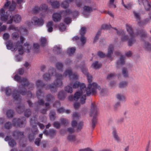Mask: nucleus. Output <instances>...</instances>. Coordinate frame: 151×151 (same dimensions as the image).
<instances>
[{
  "label": "nucleus",
  "instance_id": "nucleus-3",
  "mask_svg": "<svg viewBox=\"0 0 151 151\" xmlns=\"http://www.w3.org/2000/svg\"><path fill=\"white\" fill-rule=\"evenodd\" d=\"M20 42H18L16 43H13L10 41H8L6 43V45L8 49L12 51H16L18 49L19 53L20 55H22L24 53V50L22 45L24 40V38L22 36L20 37Z\"/></svg>",
  "mask_w": 151,
  "mask_h": 151
},
{
  "label": "nucleus",
  "instance_id": "nucleus-31",
  "mask_svg": "<svg viewBox=\"0 0 151 151\" xmlns=\"http://www.w3.org/2000/svg\"><path fill=\"white\" fill-rule=\"evenodd\" d=\"M23 134V132H19L18 131L15 132L13 134V136L16 137L17 138H19V137H21Z\"/></svg>",
  "mask_w": 151,
  "mask_h": 151
},
{
  "label": "nucleus",
  "instance_id": "nucleus-63",
  "mask_svg": "<svg viewBox=\"0 0 151 151\" xmlns=\"http://www.w3.org/2000/svg\"><path fill=\"white\" fill-rule=\"evenodd\" d=\"M86 28L85 27H83L81 28L80 31V34L81 36H83L85 33L86 32Z\"/></svg>",
  "mask_w": 151,
  "mask_h": 151
},
{
  "label": "nucleus",
  "instance_id": "nucleus-6",
  "mask_svg": "<svg viewBox=\"0 0 151 151\" xmlns=\"http://www.w3.org/2000/svg\"><path fill=\"white\" fill-rule=\"evenodd\" d=\"M56 79L53 85H50L48 86V88H50L52 91H53L52 88H55L57 87H59L62 85V76L60 74L56 73L55 75Z\"/></svg>",
  "mask_w": 151,
  "mask_h": 151
},
{
  "label": "nucleus",
  "instance_id": "nucleus-34",
  "mask_svg": "<svg viewBox=\"0 0 151 151\" xmlns=\"http://www.w3.org/2000/svg\"><path fill=\"white\" fill-rule=\"evenodd\" d=\"M79 99L80 102V103H79L78 102H76L73 105L74 108L76 109L78 108L81 106V104H83L85 103V102H84L82 104L81 103V101H80V98H79L77 100H75V99H74V100L75 101H77Z\"/></svg>",
  "mask_w": 151,
  "mask_h": 151
},
{
  "label": "nucleus",
  "instance_id": "nucleus-59",
  "mask_svg": "<svg viewBox=\"0 0 151 151\" xmlns=\"http://www.w3.org/2000/svg\"><path fill=\"white\" fill-rule=\"evenodd\" d=\"M61 123L64 125H67L68 123V120L64 118H62L61 119Z\"/></svg>",
  "mask_w": 151,
  "mask_h": 151
},
{
  "label": "nucleus",
  "instance_id": "nucleus-29",
  "mask_svg": "<svg viewBox=\"0 0 151 151\" xmlns=\"http://www.w3.org/2000/svg\"><path fill=\"white\" fill-rule=\"evenodd\" d=\"M65 1L63 2L61 5V6L64 8H67L68 6L69 2H72L73 0H65Z\"/></svg>",
  "mask_w": 151,
  "mask_h": 151
},
{
  "label": "nucleus",
  "instance_id": "nucleus-8",
  "mask_svg": "<svg viewBox=\"0 0 151 151\" xmlns=\"http://www.w3.org/2000/svg\"><path fill=\"white\" fill-rule=\"evenodd\" d=\"M27 83L26 82H24V84H22L21 86L19 87L20 88V93L22 95H24L26 94V93L25 91L26 88H29V87H32L33 85L32 83H28V81L27 80Z\"/></svg>",
  "mask_w": 151,
  "mask_h": 151
},
{
  "label": "nucleus",
  "instance_id": "nucleus-20",
  "mask_svg": "<svg viewBox=\"0 0 151 151\" xmlns=\"http://www.w3.org/2000/svg\"><path fill=\"white\" fill-rule=\"evenodd\" d=\"M112 134L113 137V138L114 139V140L117 142H121V140L119 137L116 131L115 130L113 131L112 132Z\"/></svg>",
  "mask_w": 151,
  "mask_h": 151
},
{
  "label": "nucleus",
  "instance_id": "nucleus-13",
  "mask_svg": "<svg viewBox=\"0 0 151 151\" xmlns=\"http://www.w3.org/2000/svg\"><path fill=\"white\" fill-rule=\"evenodd\" d=\"M25 121L24 118H22L21 119H15L13 120V124L16 127H21L22 125Z\"/></svg>",
  "mask_w": 151,
  "mask_h": 151
},
{
  "label": "nucleus",
  "instance_id": "nucleus-51",
  "mask_svg": "<svg viewBox=\"0 0 151 151\" xmlns=\"http://www.w3.org/2000/svg\"><path fill=\"white\" fill-rule=\"evenodd\" d=\"M55 113L54 111H51L50 114V117L51 120H54L55 118Z\"/></svg>",
  "mask_w": 151,
  "mask_h": 151
},
{
  "label": "nucleus",
  "instance_id": "nucleus-52",
  "mask_svg": "<svg viewBox=\"0 0 151 151\" xmlns=\"http://www.w3.org/2000/svg\"><path fill=\"white\" fill-rule=\"evenodd\" d=\"M80 114L78 113L75 112L73 114V120L78 119L80 117Z\"/></svg>",
  "mask_w": 151,
  "mask_h": 151
},
{
  "label": "nucleus",
  "instance_id": "nucleus-58",
  "mask_svg": "<svg viewBox=\"0 0 151 151\" xmlns=\"http://www.w3.org/2000/svg\"><path fill=\"white\" fill-rule=\"evenodd\" d=\"M13 39L14 40H16L18 38L19 34L17 32H14L12 34Z\"/></svg>",
  "mask_w": 151,
  "mask_h": 151
},
{
  "label": "nucleus",
  "instance_id": "nucleus-53",
  "mask_svg": "<svg viewBox=\"0 0 151 151\" xmlns=\"http://www.w3.org/2000/svg\"><path fill=\"white\" fill-rule=\"evenodd\" d=\"M6 91V93L7 96H9L10 95L11 89L9 87H8L4 89Z\"/></svg>",
  "mask_w": 151,
  "mask_h": 151
},
{
  "label": "nucleus",
  "instance_id": "nucleus-33",
  "mask_svg": "<svg viewBox=\"0 0 151 151\" xmlns=\"http://www.w3.org/2000/svg\"><path fill=\"white\" fill-rule=\"evenodd\" d=\"M128 84V82L126 81H122L120 83L119 86L120 88H123L126 87Z\"/></svg>",
  "mask_w": 151,
  "mask_h": 151
},
{
  "label": "nucleus",
  "instance_id": "nucleus-27",
  "mask_svg": "<svg viewBox=\"0 0 151 151\" xmlns=\"http://www.w3.org/2000/svg\"><path fill=\"white\" fill-rule=\"evenodd\" d=\"M11 17L12 18V20L13 19L14 21L17 23L19 22L21 20V17L19 15H16L14 16Z\"/></svg>",
  "mask_w": 151,
  "mask_h": 151
},
{
  "label": "nucleus",
  "instance_id": "nucleus-25",
  "mask_svg": "<svg viewBox=\"0 0 151 151\" xmlns=\"http://www.w3.org/2000/svg\"><path fill=\"white\" fill-rule=\"evenodd\" d=\"M48 3L50 4V5L53 8H56L59 7V4L57 1H49Z\"/></svg>",
  "mask_w": 151,
  "mask_h": 151
},
{
  "label": "nucleus",
  "instance_id": "nucleus-64",
  "mask_svg": "<svg viewBox=\"0 0 151 151\" xmlns=\"http://www.w3.org/2000/svg\"><path fill=\"white\" fill-rule=\"evenodd\" d=\"M9 37V34L7 33H4L3 35V38L4 40H6L8 39Z\"/></svg>",
  "mask_w": 151,
  "mask_h": 151
},
{
  "label": "nucleus",
  "instance_id": "nucleus-45",
  "mask_svg": "<svg viewBox=\"0 0 151 151\" xmlns=\"http://www.w3.org/2000/svg\"><path fill=\"white\" fill-rule=\"evenodd\" d=\"M122 4L125 8L128 9H130L131 8L132 5V4L131 3H128L127 5L125 4L123 0H122Z\"/></svg>",
  "mask_w": 151,
  "mask_h": 151
},
{
  "label": "nucleus",
  "instance_id": "nucleus-28",
  "mask_svg": "<svg viewBox=\"0 0 151 151\" xmlns=\"http://www.w3.org/2000/svg\"><path fill=\"white\" fill-rule=\"evenodd\" d=\"M43 133L45 134L46 135H49L50 136H52L54 135L55 134V131L53 129L50 130L48 132H47L46 131H44Z\"/></svg>",
  "mask_w": 151,
  "mask_h": 151
},
{
  "label": "nucleus",
  "instance_id": "nucleus-16",
  "mask_svg": "<svg viewBox=\"0 0 151 151\" xmlns=\"http://www.w3.org/2000/svg\"><path fill=\"white\" fill-rule=\"evenodd\" d=\"M83 14L86 16L88 15L89 13L93 11V9L91 7L86 6L83 7Z\"/></svg>",
  "mask_w": 151,
  "mask_h": 151
},
{
  "label": "nucleus",
  "instance_id": "nucleus-55",
  "mask_svg": "<svg viewBox=\"0 0 151 151\" xmlns=\"http://www.w3.org/2000/svg\"><path fill=\"white\" fill-rule=\"evenodd\" d=\"M68 139L69 141L74 142L75 140V137L73 135H70L68 137Z\"/></svg>",
  "mask_w": 151,
  "mask_h": 151
},
{
  "label": "nucleus",
  "instance_id": "nucleus-18",
  "mask_svg": "<svg viewBox=\"0 0 151 151\" xmlns=\"http://www.w3.org/2000/svg\"><path fill=\"white\" fill-rule=\"evenodd\" d=\"M32 131V134H29V140L30 141H32L34 139L35 135L38 133V130L37 128L35 127H33Z\"/></svg>",
  "mask_w": 151,
  "mask_h": 151
},
{
  "label": "nucleus",
  "instance_id": "nucleus-1",
  "mask_svg": "<svg viewBox=\"0 0 151 151\" xmlns=\"http://www.w3.org/2000/svg\"><path fill=\"white\" fill-rule=\"evenodd\" d=\"M77 68H80L82 72L86 76L88 82V86L87 88H86L85 85L83 83L80 84L78 81H75L78 76L76 74H73L70 69H67L64 72L63 76H68L70 81L69 85L72 86L73 88L76 89L79 86L80 87V90L75 93L74 99L75 100H77L79 98H80L81 102L83 104L86 100V94L89 96L92 93H94L95 92L97 85L95 82H92V76L89 75L87 69L84 64L82 65H80Z\"/></svg>",
  "mask_w": 151,
  "mask_h": 151
},
{
  "label": "nucleus",
  "instance_id": "nucleus-48",
  "mask_svg": "<svg viewBox=\"0 0 151 151\" xmlns=\"http://www.w3.org/2000/svg\"><path fill=\"white\" fill-rule=\"evenodd\" d=\"M41 10L40 6L39 7L38 6H35L33 9V11L35 13H37Z\"/></svg>",
  "mask_w": 151,
  "mask_h": 151
},
{
  "label": "nucleus",
  "instance_id": "nucleus-9",
  "mask_svg": "<svg viewBox=\"0 0 151 151\" xmlns=\"http://www.w3.org/2000/svg\"><path fill=\"white\" fill-rule=\"evenodd\" d=\"M98 113V109L96 105L95 104L92 103L89 113L90 116H91L96 117Z\"/></svg>",
  "mask_w": 151,
  "mask_h": 151
},
{
  "label": "nucleus",
  "instance_id": "nucleus-4",
  "mask_svg": "<svg viewBox=\"0 0 151 151\" xmlns=\"http://www.w3.org/2000/svg\"><path fill=\"white\" fill-rule=\"evenodd\" d=\"M64 15L65 16L71 15L73 17H76V16L79 15V13L78 11H75L72 12L69 9H67L65 11H61L59 13H54L52 15V19L54 22H57L60 21L61 19V15Z\"/></svg>",
  "mask_w": 151,
  "mask_h": 151
},
{
  "label": "nucleus",
  "instance_id": "nucleus-60",
  "mask_svg": "<svg viewBox=\"0 0 151 151\" xmlns=\"http://www.w3.org/2000/svg\"><path fill=\"white\" fill-rule=\"evenodd\" d=\"M24 107L23 106H17L16 108V110L18 113H21Z\"/></svg>",
  "mask_w": 151,
  "mask_h": 151
},
{
  "label": "nucleus",
  "instance_id": "nucleus-11",
  "mask_svg": "<svg viewBox=\"0 0 151 151\" xmlns=\"http://www.w3.org/2000/svg\"><path fill=\"white\" fill-rule=\"evenodd\" d=\"M9 0H6V2L4 5V8L6 9L10 6L9 7V9L10 11H13L14 10L15 6L16 3L14 1H12V4L11 2Z\"/></svg>",
  "mask_w": 151,
  "mask_h": 151
},
{
  "label": "nucleus",
  "instance_id": "nucleus-42",
  "mask_svg": "<svg viewBox=\"0 0 151 151\" xmlns=\"http://www.w3.org/2000/svg\"><path fill=\"white\" fill-rule=\"evenodd\" d=\"M68 85L65 87V91L67 92L71 93L73 92V90L72 87Z\"/></svg>",
  "mask_w": 151,
  "mask_h": 151
},
{
  "label": "nucleus",
  "instance_id": "nucleus-56",
  "mask_svg": "<svg viewBox=\"0 0 151 151\" xmlns=\"http://www.w3.org/2000/svg\"><path fill=\"white\" fill-rule=\"evenodd\" d=\"M40 6L41 10H43L45 11H46L48 8L47 6L45 4H41Z\"/></svg>",
  "mask_w": 151,
  "mask_h": 151
},
{
  "label": "nucleus",
  "instance_id": "nucleus-37",
  "mask_svg": "<svg viewBox=\"0 0 151 151\" xmlns=\"http://www.w3.org/2000/svg\"><path fill=\"white\" fill-rule=\"evenodd\" d=\"M116 98L118 99L121 101H125V97L122 94H118L116 95Z\"/></svg>",
  "mask_w": 151,
  "mask_h": 151
},
{
  "label": "nucleus",
  "instance_id": "nucleus-43",
  "mask_svg": "<svg viewBox=\"0 0 151 151\" xmlns=\"http://www.w3.org/2000/svg\"><path fill=\"white\" fill-rule=\"evenodd\" d=\"M25 49H27V52H29L31 48V46L28 43H26L24 44Z\"/></svg>",
  "mask_w": 151,
  "mask_h": 151
},
{
  "label": "nucleus",
  "instance_id": "nucleus-47",
  "mask_svg": "<svg viewBox=\"0 0 151 151\" xmlns=\"http://www.w3.org/2000/svg\"><path fill=\"white\" fill-rule=\"evenodd\" d=\"M17 91H14L13 95V96L15 100H19V96L17 94Z\"/></svg>",
  "mask_w": 151,
  "mask_h": 151
},
{
  "label": "nucleus",
  "instance_id": "nucleus-49",
  "mask_svg": "<svg viewBox=\"0 0 151 151\" xmlns=\"http://www.w3.org/2000/svg\"><path fill=\"white\" fill-rule=\"evenodd\" d=\"M6 114L8 117H12L13 116V111L11 110H9L8 111Z\"/></svg>",
  "mask_w": 151,
  "mask_h": 151
},
{
  "label": "nucleus",
  "instance_id": "nucleus-40",
  "mask_svg": "<svg viewBox=\"0 0 151 151\" xmlns=\"http://www.w3.org/2000/svg\"><path fill=\"white\" fill-rule=\"evenodd\" d=\"M92 126L93 128H94L96 124L97 123V119L96 117H93L91 120Z\"/></svg>",
  "mask_w": 151,
  "mask_h": 151
},
{
  "label": "nucleus",
  "instance_id": "nucleus-30",
  "mask_svg": "<svg viewBox=\"0 0 151 151\" xmlns=\"http://www.w3.org/2000/svg\"><path fill=\"white\" fill-rule=\"evenodd\" d=\"M41 45L42 47L45 46L47 44V40L45 37H42L40 39Z\"/></svg>",
  "mask_w": 151,
  "mask_h": 151
},
{
  "label": "nucleus",
  "instance_id": "nucleus-10",
  "mask_svg": "<svg viewBox=\"0 0 151 151\" xmlns=\"http://www.w3.org/2000/svg\"><path fill=\"white\" fill-rule=\"evenodd\" d=\"M54 73L55 74L56 72L53 68H50L48 71V73L45 74L43 75V78L44 80L47 81L50 79V77Z\"/></svg>",
  "mask_w": 151,
  "mask_h": 151
},
{
  "label": "nucleus",
  "instance_id": "nucleus-36",
  "mask_svg": "<svg viewBox=\"0 0 151 151\" xmlns=\"http://www.w3.org/2000/svg\"><path fill=\"white\" fill-rule=\"evenodd\" d=\"M124 63V58L123 56H122L117 62V64L118 66H119L123 64Z\"/></svg>",
  "mask_w": 151,
  "mask_h": 151
},
{
  "label": "nucleus",
  "instance_id": "nucleus-24",
  "mask_svg": "<svg viewBox=\"0 0 151 151\" xmlns=\"http://www.w3.org/2000/svg\"><path fill=\"white\" fill-rule=\"evenodd\" d=\"M5 140L7 141H9V144L10 146L11 147H13L16 145V143L13 140L11 139L9 137L6 136L5 139Z\"/></svg>",
  "mask_w": 151,
  "mask_h": 151
},
{
  "label": "nucleus",
  "instance_id": "nucleus-15",
  "mask_svg": "<svg viewBox=\"0 0 151 151\" xmlns=\"http://www.w3.org/2000/svg\"><path fill=\"white\" fill-rule=\"evenodd\" d=\"M46 101L48 102L49 103H46L45 104V105L46 107V109H48L49 107L50 103H52L53 101L54 100V98L53 97L50 95H47L46 97Z\"/></svg>",
  "mask_w": 151,
  "mask_h": 151
},
{
  "label": "nucleus",
  "instance_id": "nucleus-46",
  "mask_svg": "<svg viewBox=\"0 0 151 151\" xmlns=\"http://www.w3.org/2000/svg\"><path fill=\"white\" fill-rule=\"evenodd\" d=\"M19 31L21 34L23 35H26L27 34V30L25 28H21L20 29Z\"/></svg>",
  "mask_w": 151,
  "mask_h": 151
},
{
  "label": "nucleus",
  "instance_id": "nucleus-7",
  "mask_svg": "<svg viewBox=\"0 0 151 151\" xmlns=\"http://www.w3.org/2000/svg\"><path fill=\"white\" fill-rule=\"evenodd\" d=\"M5 11L3 8L0 10V14L1 16V19L3 21H6L7 24H11L12 22V18L11 16L9 15L4 16Z\"/></svg>",
  "mask_w": 151,
  "mask_h": 151
},
{
  "label": "nucleus",
  "instance_id": "nucleus-22",
  "mask_svg": "<svg viewBox=\"0 0 151 151\" xmlns=\"http://www.w3.org/2000/svg\"><path fill=\"white\" fill-rule=\"evenodd\" d=\"M143 47L147 50L151 51V42H145L143 45Z\"/></svg>",
  "mask_w": 151,
  "mask_h": 151
},
{
  "label": "nucleus",
  "instance_id": "nucleus-23",
  "mask_svg": "<svg viewBox=\"0 0 151 151\" xmlns=\"http://www.w3.org/2000/svg\"><path fill=\"white\" fill-rule=\"evenodd\" d=\"M53 26V23L52 22L50 21L48 22L47 24V31L49 32H51L53 30L52 27Z\"/></svg>",
  "mask_w": 151,
  "mask_h": 151
},
{
  "label": "nucleus",
  "instance_id": "nucleus-12",
  "mask_svg": "<svg viewBox=\"0 0 151 151\" xmlns=\"http://www.w3.org/2000/svg\"><path fill=\"white\" fill-rule=\"evenodd\" d=\"M138 2L139 5L143 4L145 9L147 11L150 10V5L147 0H138Z\"/></svg>",
  "mask_w": 151,
  "mask_h": 151
},
{
  "label": "nucleus",
  "instance_id": "nucleus-35",
  "mask_svg": "<svg viewBox=\"0 0 151 151\" xmlns=\"http://www.w3.org/2000/svg\"><path fill=\"white\" fill-rule=\"evenodd\" d=\"M61 47L60 45H58L55 46L53 50L56 51L58 54L60 53Z\"/></svg>",
  "mask_w": 151,
  "mask_h": 151
},
{
  "label": "nucleus",
  "instance_id": "nucleus-5",
  "mask_svg": "<svg viewBox=\"0 0 151 151\" xmlns=\"http://www.w3.org/2000/svg\"><path fill=\"white\" fill-rule=\"evenodd\" d=\"M36 85L38 90L37 92V96L38 99V102L40 105H42L44 104L42 99V98L43 97V94L40 89L42 88L44 85L40 80H38L36 81Z\"/></svg>",
  "mask_w": 151,
  "mask_h": 151
},
{
  "label": "nucleus",
  "instance_id": "nucleus-54",
  "mask_svg": "<svg viewBox=\"0 0 151 151\" xmlns=\"http://www.w3.org/2000/svg\"><path fill=\"white\" fill-rule=\"evenodd\" d=\"M122 73L124 77H127L128 76V72L127 69L123 68L122 70Z\"/></svg>",
  "mask_w": 151,
  "mask_h": 151
},
{
  "label": "nucleus",
  "instance_id": "nucleus-17",
  "mask_svg": "<svg viewBox=\"0 0 151 151\" xmlns=\"http://www.w3.org/2000/svg\"><path fill=\"white\" fill-rule=\"evenodd\" d=\"M14 79L15 81L19 82L21 83L22 85L24 84V82H26L27 83V79L26 78H23L22 79L18 75H16L14 77Z\"/></svg>",
  "mask_w": 151,
  "mask_h": 151
},
{
  "label": "nucleus",
  "instance_id": "nucleus-44",
  "mask_svg": "<svg viewBox=\"0 0 151 151\" xmlns=\"http://www.w3.org/2000/svg\"><path fill=\"white\" fill-rule=\"evenodd\" d=\"M138 35L140 37L142 38L146 37L147 35V33L145 31L142 30V31L139 32Z\"/></svg>",
  "mask_w": 151,
  "mask_h": 151
},
{
  "label": "nucleus",
  "instance_id": "nucleus-38",
  "mask_svg": "<svg viewBox=\"0 0 151 151\" xmlns=\"http://www.w3.org/2000/svg\"><path fill=\"white\" fill-rule=\"evenodd\" d=\"M76 50V49L75 47H71L68 48L67 50V53L69 55H71L72 54L75 52Z\"/></svg>",
  "mask_w": 151,
  "mask_h": 151
},
{
  "label": "nucleus",
  "instance_id": "nucleus-62",
  "mask_svg": "<svg viewBox=\"0 0 151 151\" xmlns=\"http://www.w3.org/2000/svg\"><path fill=\"white\" fill-rule=\"evenodd\" d=\"M31 114V112L29 109H27L25 111V116L27 117H28Z\"/></svg>",
  "mask_w": 151,
  "mask_h": 151
},
{
  "label": "nucleus",
  "instance_id": "nucleus-41",
  "mask_svg": "<svg viewBox=\"0 0 151 151\" xmlns=\"http://www.w3.org/2000/svg\"><path fill=\"white\" fill-rule=\"evenodd\" d=\"M39 137L40 138H37L36 139L35 141V143L37 146H39L40 145V142L41 141L40 139L42 138V134H39Z\"/></svg>",
  "mask_w": 151,
  "mask_h": 151
},
{
  "label": "nucleus",
  "instance_id": "nucleus-21",
  "mask_svg": "<svg viewBox=\"0 0 151 151\" xmlns=\"http://www.w3.org/2000/svg\"><path fill=\"white\" fill-rule=\"evenodd\" d=\"M97 85L96 88L95 89V92L94 93H92L91 94H93L96 93V89L98 88L99 90L101 92V95L104 96L106 93V89L104 88H101L96 83Z\"/></svg>",
  "mask_w": 151,
  "mask_h": 151
},
{
  "label": "nucleus",
  "instance_id": "nucleus-61",
  "mask_svg": "<svg viewBox=\"0 0 151 151\" xmlns=\"http://www.w3.org/2000/svg\"><path fill=\"white\" fill-rule=\"evenodd\" d=\"M115 76V74L114 73H110L109 74L107 77V78L109 79H111L113 78Z\"/></svg>",
  "mask_w": 151,
  "mask_h": 151
},
{
  "label": "nucleus",
  "instance_id": "nucleus-39",
  "mask_svg": "<svg viewBox=\"0 0 151 151\" xmlns=\"http://www.w3.org/2000/svg\"><path fill=\"white\" fill-rule=\"evenodd\" d=\"M65 93L64 91H61L59 93L58 95V98L59 99H62L65 97Z\"/></svg>",
  "mask_w": 151,
  "mask_h": 151
},
{
  "label": "nucleus",
  "instance_id": "nucleus-19",
  "mask_svg": "<svg viewBox=\"0 0 151 151\" xmlns=\"http://www.w3.org/2000/svg\"><path fill=\"white\" fill-rule=\"evenodd\" d=\"M113 50L114 46L112 45H111L109 47L108 49L107 53L106 55V56L109 59L111 58V55L113 53Z\"/></svg>",
  "mask_w": 151,
  "mask_h": 151
},
{
  "label": "nucleus",
  "instance_id": "nucleus-57",
  "mask_svg": "<svg viewBox=\"0 0 151 151\" xmlns=\"http://www.w3.org/2000/svg\"><path fill=\"white\" fill-rule=\"evenodd\" d=\"M134 16L136 18L137 20L138 21V22L139 23V21L140 20L139 14L138 13H137L135 12H134Z\"/></svg>",
  "mask_w": 151,
  "mask_h": 151
},
{
  "label": "nucleus",
  "instance_id": "nucleus-2",
  "mask_svg": "<svg viewBox=\"0 0 151 151\" xmlns=\"http://www.w3.org/2000/svg\"><path fill=\"white\" fill-rule=\"evenodd\" d=\"M126 28L127 31L129 34V37L125 35L124 32L123 30L121 29L118 31L116 28H114V29L116 30L118 35L121 37L122 41H126L128 40V45L129 46H131L135 42V40L134 39V37L138 35L133 33L132 29L130 26H127Z\"/></svg>",
  "mask_w": 151,
  "mask_h": 151
},
{
  "label": "nucleus",
  "instance_id": "nucleus-14",
  "mask_svg": "<svg viewBox=\"0 0 151 151\" xmlns=\"http://www.w3.org/2000/svg\"><path fill=\"white\" fill-rule=\"evenodd\" d=\"M31 23L32 24L35 25H42L43 24L42 19H40L36 17H34L32 18L31 20Z\"/></svg>",
  "mask_w": 151,
  "mask_h": 151
},
{
  "label": "nucleus",
  "instance_id": "nucleus-32",
  "mask_svg": "<svg viewBox=\"0 0 151 151\" xmlns=\"http://www.w3.org/2000/svg\"><path fill=\"white\" fill-rule=\"evenodd\" d=\"M55 66L56 69L59 71L62 70L63 65L62 63L59 62L57 63L55 65Z\"/></svg>",
  "mask_w": 151,
  "mask_h": 151
},
{
  "label": "nucleus",
  "instance_id": "nucleus-50",
  "mask_svg": "<svg viewBox=\"0 0 151 151\" xmlns=\"http://www.w3.org/2000/svg\"><path fill=\"white\" fill-rule=\"evenodd\" d=\"M59 28L60 30L61 31H64L66 29L65 25L63 23H61L59 26Z\"/></svg>",
  "mask_w": 151,
  "mask_h": 151
},
{
  "label": "nucleus",
  "instance_id": "nucleus-26",
  "mask_svg": "<svg viewBox=\"0 0 151 151\" xmlns=\"http://www.w3.org/2000/svg\"><path fill=\"white\" fill-rule=\"evenodd\" d=\"M101 65V64L98 63V62H95L93 63L91 67L93 68L97 69L99 68Z\"/></svg>",
  "mask_w": 151,
  "mask_h": 151
}]
</instances>
